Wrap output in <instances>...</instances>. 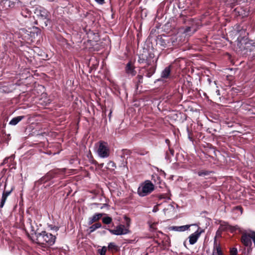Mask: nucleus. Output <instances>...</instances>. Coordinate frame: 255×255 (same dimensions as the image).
Segmentation results:
<instances>
[{"label": "nucleus", "instance_id": "393cba45", "mask_svg": "<svg viewBox=\"0 0 255 255\" xmlns=\"http://www.w3.org/2000/svg\"><path fill=\"white\" fill-rule=\"evenodd\" d=\"M228 226H230L227 222H224L221 224L219 227V230L221 232L228 231L229 230Z\"/></svg>", "mask_w": 255, "mask_h": 255}, {"label": "nucleus", "instance_id": "bb28decb", "mask_svg": "<svg viewBox=\"0 0 255 255\" xmlns=\"http://www.w3.org/2000/svg\"><path fill=\"white\" fill-rule=\"evenodd\" d=\"M228 228H229V231L231 233H234L237 230L239 231L240 233H242V232L241 228L238 225H236V226H231V225L228 226Z\"/></svg>", "mask_w": 255, "mask_h": 255}, {"label": "nucleus", "instance_id": "6ab92c4d", "mask_svg": "<svg viewBox=\"0 0 255 255\" xmlns=\"http://www.w3.org/2000/svg\"><path fill=\"white\" fill-rule=\"evenodd\" d=\"M8 163H9L12 165L11 169H15L16 168V164L14 163V157L12 156H11L8 158H5L4 159L3 164H6Z\"/></svg>", "mask_w": 255, "mask_h": 255}, {"label": "nucleus", "instance_id": "79ce46f5", "mask_svg": "<svg viewBox=\"0 0 255 255\" xmlns=\"http://www.w3.org/2000/svg\"><path fill=\"white\" fill-rule=\"evenodd\" d=\"M215 93L217 95V96H220V90H219L217 89L216 90V91H215Z\"/></svg>", "mask_w": 255, "mask_h": 255}, {"label": "nucleus", "instance_id": "49530a36", "mask_svg": "<svg viewBox=\"0 0 255 255\" xmlns=\"http://www.w3.org/2000/svg\"><path fill=\"white\" fill-rule=\"evenodd\" d=\"M153 226H154V224L151 225H150V228H154Z\"/></svg>", "mask_w": 255, "mask_h": 255}, {"label": "nucleus", "instance_id": "a19ab883", "mask_svg": "<svg viewBox=\"0 0 255 255\" xmlns=\"http://www.w3.org/2000/svg\"><path fill=\"white\" fill-rule=\"evenodd\" d=\"M125 219H126V220L127 221V226H128L129 225L128 222H130V219L128 218V217H125Z\"/></svg>", "mask_w": 255, "mask_h": 255}, {"label": "nucleus", "instance_id": "c85d7f7f", "mask_svg": "<svg viewBox=\"0 0 255 255\" xmlns=\"http://www.w3.org/2000/svg\"><path fill=\"white\" fill-rule=\"evenodd\" d=\"M101 227H102V224L99 222L96 223L92 225L90 227V233L93 232L96 229H99V228H101Z\"/></svg>", "mask_w": 255, "mask_h": 255}, {"label": "nucleus", "instance_id": "c03bdc74", "mask_svg": "<svg viewBox=\"0 0 255 255\" xmlns=\"http://www.w3.org/2000/svg\"><path fill=\"white\" fill-rule=\"evenodd\" d=\"M92 163L95 165H96L98 163V162L97 161H96L95 160H93Z\"/></svg>", "mask_w": 255, "mask_h": 255}, {"label": "nucleus", "instance_id": "72a5a7b5", "mask_svg": "<svg viewBox=\"0 0 255 255\" xmlns=\"http://www.w3.org/2000/svg\"><path fill=\"white\" fill-rule=\"evenodd\" d=\"M230 255H238V250L236 248H233L230 251Z\"/></svg>", "mask_w": 255, "mask_h": 255}, {"label": "nucleus", "instance_id": "a878e982", "mask_svg": "<svg viewBox=\"0 0 255 255\" xmlns=\"http://www.w3.org/2000/svg\"><path fill=\"white\" fill-rule=\"evenodd\" d=\"M186 130L188 133V138L190 141H193L194 140V132L192 131V129H190L188 126L187 127Z\"/></svg>", "mask_w": 255, "mask_h": 255}, {"label": "nucleus", "instance_id": "09e8293b", "mask_svg": "<svg viewBox=\"0 0 255 255\" xmlns=\"http://www.w3.org/2000/svg\"><path fill=\"white\" fill-rule=\"evenodd\" d=\"M3 170L4 171H6V169H3Z\"/></svg>", "mask_w": 255, "mask_h": 255}, {"label": "nucleus", "instance_id": "f257e3e1", "mask_svg": "<svg viewBox=\"0 0 255 255\" xmlns=\"http://www.w3.org/2000/svg\"><path fill=\"white\" fill-rule=\"evenodd\" d=\"M138 62L140 64H145L144 66L140 68L139 73L145 74V76L148 78L151 77L155 73L156 69V61L154 59L153 54L139 55Z\"/></svg>", "mask_w": 255, "mask_h": 255}, {"label": "nucleus", "instance_id": "c9c22d12", "mask_svg": "<svg viewBox=\"0 0 255 255\" xmlns=\"http://www.w3.org/2000/svg\"><path fill=\"white\" fill-rule=\"evenodd\" d=\"M95 1L100 4H103L105 3V0H95Z\"/></svg>", "mask_w": 255, "mask_h": 255}, {"label": "nucleus", "instance_id": "a211bd4d", "mask_svg": "<svg viewBox=\"0 0 255 255\" xmlns=\"http://www.w3.org/2000/svg\"><path fill=\"white\" fill-rule=\"evenodd\" d=\"M20 14L24 18H29L31 15V11L27 7H22Z\"/></svg>", "mask_w": 255, "mask_h": 255}, {"label": "nucleus", "instance_id": "423d86ee", "mask_svg": "<svg viewBox=\"0 0 255 255\" xmlns=\"http://www.w3.org/2000/svg\"><path fill=\"white\" fill-rule=\"evenodd\" d=\"M242 234L241 241L242 243L246 247H251L252 245L251 239L253 240V243L255 246V232L250 231L249 232L244 231L242 232Z\"/></svg>", "mask_w": 255, "mask_h": 255}, {"label": "nucleus", "instance_id": "2eb2a0df", "mask_svg": "<svg viewBox=\"0 0 255 255\" xmlns=\"http://www.w3.org/2000/svg\"><path fill=\"white\" fill-rule=\"evenodd\" d=\"M125 72L128 75L131 76H134L136 74V71L135 70V67L131 63V61H129L126 66Z\"/></svg>", "mask_w": 255, "mask_h": 255}, {"label": "nucleus", "instance_id": "473e14b6", "mask_svg": "<svg viewBox=\"0 0 255 255\" xmlns=\"http://www.w3.org/2000/svg\"><path fill=\"white\" fill-rule=\"evenodd\" d=\"M122 152L123 156H125V155H130L132 153L130 150L128 149H123Z\"/></svg>", "mask_w": 255, "mask_h": 255}, {"label": "nucleus", "instance_id": "7c9ffc66", "mask_svg": "<svg viewBox=\"0 0 255 255\" xmlns=\"http://www.w3.org/2000/svg\"><path fill=\"white\" fill-rule=\"evenodd\" d=\"M113 219L111 217L107 216L102 218V222L106 225L110 224L112 222Z\"/></svg>", "mask_w": 255, "mask_h": 255}, {"label": "nucleus", "instance_id": "9b49d317", "mask_svg": "<svg viewBox=\"0 0 255 255\" xmlns=\"http://www.w3.org/2000/svg\"><path fill=\"white\" fill-rule=\"evenodd\" d=\"M7 179H6L4 183V189L2 192L1 199L0 201V209L3 208L7 197L10 195L14 189V187L12 186L8 191H7Z\"/></svg>", "mask_w": 255, "mask_h": 255}, {"label": "nucleus", "instance_id": "ddd939ff", "mask_svg": "<svg viewBox=\"0 0 255 255\" xmlns=\"http://www.w3.org/2000/svg\"><path fill=\"white\" fill-rule=\"evenodd\" d=\"M212 255H224L221 244L217 239V237L214 238L213 249Z\"/></svg>", "mask_w": 255, "mask_h": 255}, {"label": "nucleus", "instance_id": "f3484780", "mask_svg": "<svg viewBox=\"0 0 255 255\" xmlns=\"http://www.w3.org/2000/svg\"><path fill=\"white\" fill-rule=\"evenodd\" d=\"M103 213H96L89 219V224L91 225L94 222L98 221L103 216Z\"/></svg>", "mask_w": 255, "mask_h": 255}, {"label": "nucleus", "instance_id": "39448f33", "mask_svg": "<svg viewBox=\"0 0 255 255\" xmlns=\"http://www.w3.org/2000/svg\"><path fill=\"white\" fill-rule=\"evenodd\" d=\"M42 27L47 26L50 21L49 12L42 7H36L34 11Z\"/></svg>", "mask_w": 255, "mask_h": 255}, {"label": "nucleus", "instance_id": "20e7f679", "mask_svg": "<svg viewBox=\"0 0 255 255\" xmlns=\"http://www.w3.org/2000/svg\"><path fill=\"white\" fill-rule=\"evenodd\" d=\"M174 37H170L165 35H159L156 40L157 44L159 45L163 48L173 49L176 45V41Z\"/></svg>", "mask_w": 255, "mask_h": 255}, {"label": "nucleus", "instance_id": "f03ea898", "mask_svg": "<svg viewBox=\"0 0 255 255\" xmlns=\"http://www.w3.org/2000/svg\"><path fill=\"white\" fill-rule=\"evenodd\" d=\"M33 241L41 247L51 246L54 244L56 236L46 231L37 233L35 237L33 236Z\"/></svg>", "mask_w": 255, "mask_h": 255}, {"label": "nucleus", "instance_id": "6e6552de", "mask_svg": "<svg viewBox=\"0 0 255 255\" xmlns=\"http://www.w3.org/2000/svg\"><path fill=\"white\" fill-rule=\"evenodd\" d=\"M189 25L187 26L184 29V32L186 33H194L198 29L200 26V22L198 20L190 18L188 20Z\"/></svg>", "mask_w": 255, "mask_h": 255}, {"label": "nucleus", "instance_id": "c756f323", "mask_svg": "<svg viewBox=\"0 0 255 255\" xmlns=\"http://www.w3.org/2000/svg\"><path fill=\"white\" fill-rule=\"evenodd\" d=\"M211 172H212L206 170H202L199 171L197 172V174L199 176H206L209 175Z\"/></svg>", "mask_w": 255, "mask_h": 255}, {"label": "nucleus", "instance_id": "de8ad7c7", "mask_svg": "<svg viewBox=\"0 0 255 255\" xmlns=\"http://www.w3.org/2000/svg\"><path fill=\"white\" fill-rule=\"evenodd\" d=\"M112 114V112H110V114H109V116L110 117Z\"/></svg>", "mask_w": 255, "mask_h": 255}, {"label": "nucleus", "instance_id": "aec40b11", "mask_svg": "<svg viewBox=\"0 0 255 255\" xmlns=\"http://www.w3.org/2000/svg\"><path fill=\"white\" fill-rule=\"evenodd\" d=\"M25 117L24 116H17L13 118L9 123V125L15 126L17 125L19 122L23 120Z\"/></svg>", "mask_w": 255, "mask_h": 255}, {"label": "nucleus", "instance_id": "5701e85b", "mask_svg": "<svg viewBox=\"0 0 255 255\" xmlns=\"http://www.w3.org/2000/svg\"><path fill=\"white\" fill-rule=\"evenodd\" d=\"M108 249L112 252H117L119 251V248L114 243H110L108 245Z\"/></svg>", "mask_w": 255, "mask_h": 255}, {"label": "nucleus", "instance_id": "9d476101", "mask_svg": "<svg viewBox=\"0 0 255 255\" xmlns=\"http://www.w3.org/2000/svg\"><path fill=\"white\" fill-rule=\"evenodd\" d=\"M107 229V228H106ZM107 230L113 235H122L128 234L129 231L125 227L124 225L120 224L116 226L115 229H107Z\"/></svg>", "mask_w": 255, "mask_h": 255}, {"label": "nucleus", "instance_id": "f704fd0d", "mask_svg": "<svg viewBox=\"0 0 255 255\" xmlns=\"http://www.w3.org/2000/svg\"><path fill=\"white\" fill-rule=\"evenodd\" d=\"M49 227L51 230H55V231H57L59 229V227L55 226L50 225Z\"/></svg>", "mask_w": 255, "mask_h": 255}, {"label": "nucleus", "instance_id": "58836bf2", "mask_svg": "<svg viewBox=\"0 0 255 255\" xmlns=\"http://www.w3.org/2000/svg\"><path fill=\"white\" fill-rule=\"evenodd\" d=\"M165 142L167 144L168 148H169V146H170V141L169 139H165Z\"/></svg>", "mask_w": 255, "mask_h": 255}, {"label": "nucleus", "instance_id": "ea45409f", "mask_svg": "<svg viewBox=\"0 0 255 255\" xmlns=\"http://www.w3.org/2000/svg\"><path fill=\"white\" fill-rule=\"evenodd\" d=\"M111 166L113 167H116V164L113 162V161H110L109 163V165H111Z\"/></svg>", "mask_w": 255, "mask_h": 255}, {"label": "nucleus", "instance_id": "a18cd8bd", "mask_svg": "<svg viewBox=\"0 0 255 255\" xmlns=\"http://www.w3.org/2000/svg\"><path fill=\"white\" fill-rule=\"evenodd\" d=\"M220 232H221V231H220V230L219 229V230L217 231V235H219Z\"/></svg>", "mask_w": 255, "mask_h": 255}, {"label": "nucleus", "instance_id": "4c0bfd02", "mask_svg": "<svg viewBox=\"0 0 255 255\" xmlns=\"http://www.w3.org/2000/svg\"><path fill=\"white\" fill-rule=\"evenodd\" d=\"M166 198V196L165 194H161L159 196V199H165Z\"/></svg>", "mask_w": 255, "mask_h": 255}, {"label": "nucleus", "instance_id": "4be33fe9", "mask_svg": "<svg viewBox=\"0 0 255 255\" xmlns=\"http://www.w3.org/2000/svg\"><path fill=\"white\" fill-rule=\"evenodd\" d=\"M174 154V150L170 146L168 148V150L166 152L165 158L167 160H170L172 156H173Z\"/></svg>", "mask_w": 255, "mask_h": 255}, {"label": "nucleus", "instance_id": "0eeeda50", "mask_svg": "<svg viewBox=\"0 0 255 255\" xmlns=\"http://www.w3.org/2000/svg\"><path fill=\"white\" fill-rule=\"evenodd\" d=\"M154 189V186L149 180H146L141 187L138 188L137 192L140 196H145L150 193Z\"/></svg>", "mask_w": 255, "mask_h": 255}, {"label": "nucleus", "instance_id": "cd10ccee", "mask_svg": "<svg viewBox=\"0 0 255 255\" xmlns=\"http://www.w3.org/2000/svg\"><path fill=\"white\" fill-rule=\"evenodd\" d=\"M145 74H141L139 73L138 75L135 78V83L137 86H138L141 83H142L143 81V75L145 76Z\"/></svg>", "mask_w": 255, "mask_h": 255}, {"label": "nucleus", "instance_id": "8fccbe9b", "mask_svg": "<svg viewBox=\"0 0 255 255\" xmlns=\"http://www.w3.org/2000/svg\"><path fill=\"white\" fill-rule=\"evenodd\" d=\"M213 131H216V130L215 129H213Z\"/></svg>", "mask_w": 255, "mask_h": 255}, {"label": "nucleus", "instance_id": "37998d69", "mask_svg": "<svg viewBox=\"0 0 255 255\" xmlns=\"http://www.w3.org/2000/svg\"><path fill=\"white\" fill-rule=\"evenodd\" d=\"M50 102H51L50 100L49 99H48L47 101L46 102H45V106L48 105L50 103Z\"/></svg>", "mask_w": 255, "mask_h": 255}, {"label": "nucleus", "instance_id": "4468645a", "mask_svg": "<svg viewBox=\"0 0 255 255\" xmlns=\"http://www.w3.org/2000/svg\"><path fill=\"white\" fill-rule=\"evenodd\" d=\"M26 224L27 227L30 229V235L32 236L35 237L37 233H38L39 229L37 228L35 230V227L34 226V224H35V221L33 222L31 218H29L26 221ZM32 237H33L31 238H32Z\"/></svg>", "mask_w": 255, "mask_h": 255}, {"label": "nucleus", "instance_id": "2f4dec72", "mask_svg": "<svg viewBox=\"0 0 255 255\" xmlns=\"http://www.w3.org/2000/svg\"><path fill=\"white\" fill-rule=\"evenodd\" d=\"M107 250V247L104 246L102 249L98 250V253L100 255H106Z\"/></svg>", "mask_w": 255, "mask_h": 255}, {"label": "nucleus", "instance_id": "b1692460", "mask_svg": "<svg viewBox=\"0 0 255 255\" xmlns=\"http://www.w3.org/2000/svg\"><path fill=\"white\" fill-rule=\"evenodd\" d=\"M134 152L138 155H144L148 154L149 151L144 148H137L134 149Z\"/></svg>", "mask_w": 255, "mask_h": 255}, {"label": "nucleus", "instance_id": "412c9836", "mask_svg": "<svg viewBox=\"0 0 255 255\" xmlns=\"http://www.w3.org/2000/svg\"><path fill=\"white\" fill-rule=\"evenodd\" d=\"M189 226L188 225L181 226H172L171 227L172 230L177 232H183L188 229Z\"/></svg>", "mask_w": 255, "mask_h": 255}, {"label": "nucleus", "instance_id": "7ed1b4c3", "mask_svg": "<svg viewBox=\"0 0 255 255\" xmlns=\"http://www.w3.org/2000/svg\"><path fill=\"white\" fill-rule=\"evenodd\" d=\"M66 168H54L48 171L44 176L36 181L35 184L39 185L45 183L50 180L55 178H61L64 176Z\"/></svg>", "mask_w": 255, "mask_h": 255}, {"label": "nucleus", "instance_id": "dca6fc26", "mask_svg": "<svg viewBox=\"0 0 255 255\" xmlns=\"http://www.w3.org/2000/svg\"><path fill=\"white\" fill-rule=\"evenodd\" d=\"M172 68L171 65L165 67L161 73V78L163 79H169L171 76V71Z\"/></svg>", "mask_w": 255, "mask_h": 255}, {"label": "nucleus", "instance_id": "e433bc0d", "mask_svg": "<svg viewBox=\"0 0 255 255\" xmlns=\"http://www.w3.org/2000/svg\"><path fill=\"white\" fill-rule=\"evenodd\" d=\"M158 205H155L154 206L153 210H152V211L153 212H156L158 210Z\"/></svg>", "mask_w": 255, "mask_h": 255}, {"label": "nucleus", "instance_id": "f8f14e48", "mask_svg": "<svg viewBox=\"0 0 255 255\" xmlns=\"http://www.w3.org/2000/svg\"><path fill=\"white\" fill-rule=\"evenodd\" d=\"M204 232V230L202 229L200 227H198L197 230L194 233L191 234L189 237L190 244H195L197 242L201 234Z\"/></svg>", "mask_w": 255, "mask_h": 255}, {"label": "nucleus", "instance_id": "1a4fd4ad", "mask_svg": "<svg viewBox=\"0 0 255 255\" xmlns=\"http://www.w3.org/2000/svg\"><path fill=\"white\" fill-rule=\"evenodd\" d=\"M97 152L98 155L101 157H108L110 155V151L108 143L105 141H100Z\"/></svg>", "mask_w": 255, "mask_h": 255}]
</instances>
